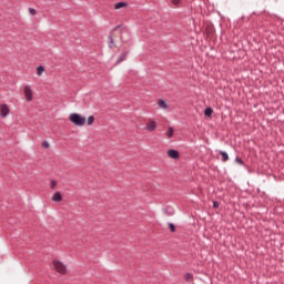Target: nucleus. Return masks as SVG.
Returning <instances> with one entry per match:
<instances>
[{
  "mask_svg": "<svg viewBox=\"0 0 284 284\" xmlns=\"http://www.w3.org/2000/svg\"><path fill=\"white\" fill-rule=\"evenodd\" d=\"M69 120L73 125H77L78 128H83L85 125V116L79 114V113H71L69 115Z\"/></svg>",
  "mask_w": 284,
  "mask_h": 284,
  "instance_id": "f257e3e1",
  "label": "nucleus"
},
{
  "mask_svg": "<svg viewBox=\"0 0 284 284\" xmlns=\"http://www.w3.org/2000/svg\"><path fill=\"white\" fill-rule=\"evenodd\" d=\"M53 267L55 271H58L59 274H65L68 272V268L63 265L61 261H54Z\"/></svg>",
  "mask_w": 284,
  "mask_h": 284,
  "instance_id": "f03ea898",
  "label": "nucleus"
},
{
  "mask_svg": "<svg viewBox=\"0 0 284 284\" xmlns=\"http://www.w3.org/2000/svg\"><path fill=\"white\" fill-rule=\"evenodd\" d=\"M10 114V108L8 104H0V116L1 119H6Z\"/></svg>",
  "mask_w": 284,
  "mask_h": 284,
  "instance_id": "7ed1b4c3",
  "label": "nucleus"
},
{
  "mask_svg": "<svg viewBox=\"0 0 284 284\" xmlns=\"http://www.w3.org/2000/svg\"><path fill=\"white\" fill-rule=\"evenodd\" d=\"M24 95H26L27 101L30 103V101H32V99H33L32 89L30 88V85L24 87Z\"/></svg>",
  "mask_w": 284,
  "mask_h": 284,
  "instance_id": "20e7f679",
  "label": "nucleus"
},
{
  "mask_svg": "<svg viewBox=\"0 0 284 284\" xmlns=\"http://www.w3.org/2000/svg\"><path fill=\"white\" fill-rule=\"evenodd\" d=\"M156 130V121L151 120L148 122L146 126H145V131L146 132H154Z\"/></svg>",
  "mask_w": 284,
  "mask_h": 284,
  "instance_id": "39448f33",
  "label": "nucleus"
},
{
  "mask_svg": "<svg viewBox=\"0 0 284 284\" xmlns=\"http://www.w3.org/2000/svg\"><path fill=\"white\" fill-rule=\"evenodd\" d=\"M128 54H130L129 51L122 52L120 57H118V60L115 61L116 65H119V63H123V61L128 59Z\"/></svg>",
  "mask_w": 284,
  "mask_h": 284,
  "instance_id": "423d86ee",
  "label": "nucleus"
},
{
  "mask_svg": "<svg viewBox=\"0 0 284 284\" xmlns=\"http://www.w3.org/2000/svg\"><path fill=\"white\" fill-rule=\"evenodd\" d=\"M168 155L170 156V159H179V151L174 150V149H170L168 151Z\"/></svg>",
  "mask_w": 284,
  "mask_h": 284,
  "instance_id": "0eeeda50",
  "label": "nucleus"
},
{
  "mask_svg": "<svg viewBox=\"0 0 284 284\" xmlns=\"http://www.w3.org/2000/svg\"><path fill=\"white\" fill-rule=\"evenodd\" d=\"M52 201H54V203H61V201H63V196H61L60 192H55L52 195Z\"/></svg>",
  "mask_w": 284,
  "mask_h": 284,
  "instance_id": "6e6552de",
  "label": "nucleus"
},
{
  "mask_svg": "<svg viewBox=\"0 0 284 284\" xmlns=\"http://www.w3.org/2000/svg\"><path fill=\"white\" fill-rule=\"evenodd\" d=\"M220 154L222 156L221 161L222 163H226V161H230V155L225 151H220Z\"/></svg>",
  "mask_w": 284,
  "mask_h": 284,
  "instance_id": "1a4fd4ad",
  "label": "nucleus"
},
{
  "mask_svg": "<svg viewBox=\"0 0 284 284\" xmlns=\"http://www.w3.org/2000/svg\"><path fill=\"white\" fill-rule=\"evenodd\" d=\"M158 104L162 110H168V103L164 100H159Z\"/></svg>",
  "mask_w": 284,
  "mask_h": 284,
  "instance_id": "9d476101",
  "label": "nucleus"
},
{
  "mask_svg": "<svg viewBox=\"0 0 284 284\" xmlns=\"http://www.w3.org/2000/svg\"><path fill=\"white\" fill-rule=\"evenodd\" d=\"M212 114H214V110L212 108H206L204 110V115L205 116H212Z\"/></svg>",
  "mask_w": 284,
  "mask_h": 284,
  "instance_id": "9b49d317",
  "label": "nucleus"
},
{
  "mask_svg": "<svg viewBox=\"0 0 284 284\" xmlns=\"http://www.w3.org/2000/svg\"><path fill=\"white\" fill-rule=\"evenodd\" d=\"M166 136L168 139H172V136H174V128H169V130L166 131Z\"/></svg>",
  "mask_w": 284,
  "mask_h": 284,
  "instance_id": "f8f14e48",
  "label": "nucleus"
},
{
  "mask_svg": "<svg viewBox=\"0 0 284 284\" xmlns=\"http://www.w3.org/2000/svg\"><path fill=\"white\" fill-rule=\"evenodd\" d=\"M164 214L169 213V216H173L174 214V209L168 206L166 209L163 210Z\"/></svg>",
  "mask_w": 284,
  "mask_h": 284,
  "instance_id": "ddd939ff",
  "label": "nucleus"
},
{
  "mask_svg": "<svg viewBox=\"0 0 284 284\" xmlns=\"http://www.w3.org/2000/svg\"><path fill=\"white\" fill-rule=\"evenodd\" d=\"M45 71V68H43V65H39L37 68V74L38 77H41V74H43V72Z\"/></svg>",
  "mask_w": 284,
  "mask_h": 284,
  "instance_id": "4468645a",
  "label": "nucleus"
},
{
  "mask_svg": "<svg viewBox=\"0 0 284 284\" xmlns=\"http://www.w3.org/2000/svg\"><path fill=\"white\" fill-rule=\"evenodd\" d=\"M108 39H109V48L110 50H112V48H114V38H112V36H109Z\"/></svg>",
  "mask_w": 284,
  "mask_h": 284,
  "instance_id": "2eb2a0df",
  "label": "nucleus"
},
{
  "mask_svg": "<svg viewBox=\"0 0 284 284\" xmlns=\"http://www.w3.org/2000/svg\"><path fill=\"white\" fill-rule=\"evenodd\" d=\"M128 6L125 2H118L115 3V10H121V8H125Z\"/></svg>",
  "mask_w": 284,
  "mask_h": 284,
  "instance_id": "dca6fc26",
  "label": "nucleus"
},
{
  "mask_svg": "<svg viewBox=\"0 0 284 284\" xmlns=\"http://www.w3.org/2000/svg\"><path fill=\"white\" fill-rule=\"evenodd\" d=\"M235 163H237L239 165H245V162H243V159L239 156L235 158Z\"/></svg>",
  "mask_w": 284,
  "mask_h": 284,
  "instance_id": "f3484780",
  "label": "nucleus"
},
{
  "mask_svg": "<svg viewBox=\"0 0 284 284\" xmlns=\"http://www.w3.org/2000/svg\"><path fill=\"white\" fill-rule=\"evenodd\" d=\"M169 230H171V232H176V226L174 225V223H169Z\"/></svg>",
  "mask_w": 284,
  "mask_h": 284,
  "instance_id": "a211bd4d",
  "label": "nucleus"
},
{
  "mask_svg": "<svg viewBox=\"0 0 284 284\" xmlns=\"http://www.w3.org/2000/svg\"><path fill=\"white\" fill-rule=\"evenodd\" d=\"M92 123H94V115L88 118V125H92Z\"/></svg>",
  "mask_w": 284,
  "mask_h": 284,
  "instance_id": "6ab92c4d",
  "label": "nucleus"
},
{
  "mask_svg": "<svg viewBox=\"0 0 284 284\" xmlns=\"http://www.w3.org/2000/svg\"><path fill=\"white\" fill-rule=\"evenodd\" d=\"M50 187H51V190H54L57 187V181L52 180L50 182Z\"/></svg>",
  "mask_w": 284,
  "mask_h": 284,
  "instance_id": "aec40b11",
  "label": "nucleus"
},
{
  "mask_svg": "<svg viewBox=\"0 0 284 284\" xmlns=\"http://www.w3.org/2000/svg\"><path fill=\"white\" fill-rule=\"evenodd\" d=\"M42 148H45V150H48V148H50V142L43 141L42 142Z\"/></svg>",
  "mask_w": 284,
  "mask_h": 284,
  "instance_id": "412c9836",
  "label": "nucleus"
},
{
  "mask_svg": "<svg viewBox=\"0 0 284 284\" xmlns=\"http://www.w3.org/2000/svg\"><path fill=\"white\" fill-rule=\"evenodd\" d=\"M29 13L34 16L37 14V10L34 8H29Z\"/></svg>",
  "mask_w": 284,
  "mask_h": 284,
  "instance_id": "4be33fe9",
  "label": "nucleus"
},
{
  "mask_svg": "<svg viewBox=\"0 0 284 284\" xmlns=\"http://www.w3.org/2000/svg\"><path fill=\"white\" fill-rule=\"evenodd\" d=\"M171 3L173 6H179V3H181V0H171Z\"/></svg>",
  "mask_w": 284,
  "mask_h": 284,
  "instance_id": "5701e85b",
  "label": "nucleus"
},
{
  "mask_svg": "<svg viewBox=\"0 0 284 284\" xmlns=\"http://www.w3.org/2000/svg\"><path fill=\"white\" fill-rule=\"evenodd\" d=\"M213 207H214L215 210L219 209V202L214 201V202H213Z\"/></svg>",
  "mask_w": 284,
  "mask_h": 284,
  "instance_id": "b1692460",
  "label": "nucleus"
},
{
  "mask_svg": "<svg viewBox=\"0 0 284 284\" xmlns=\"http://www.w3.org/2000/svg\"><path fill=\"white\" fill-rule=\"evenodd\" d=\"M119 28H120V27L118 26V27L114 28V30H119Z\"/></svg>",
  "mask_w": 284,
  "mask_h": 284,
  "instance_id": "393cba45",
  "label": "nucleus"
},
{
  "mask_svg": "<svg viewBox=\"0 0 284 284\" xmlns=\"http://www.w3.org/2000/svg\"><path fill=\"white\" fill-rule=\"evenodd\" d=\"M187 278H190V274L187 275Z\"/></svg>",
  "mask_w": 284,
  "mask_h": 284,
  "instance_id": "a878e982",
  "label": "nucleus"
},
{
  "mask_svg": "<svg viewBox=\"0 0 284 284\" xmlns=\"http://www.w3.org/2000/svg\"><path fill=\"white\" fill-rule=\"evenodd\" d=\"M187 278H190V274L187 275Z\"/></svg>",
  "mask_w": 284,
  "mask_h": 284,
  "instance_id": "bb28decb",
  "label": "nucleus"
}]
</instances>
